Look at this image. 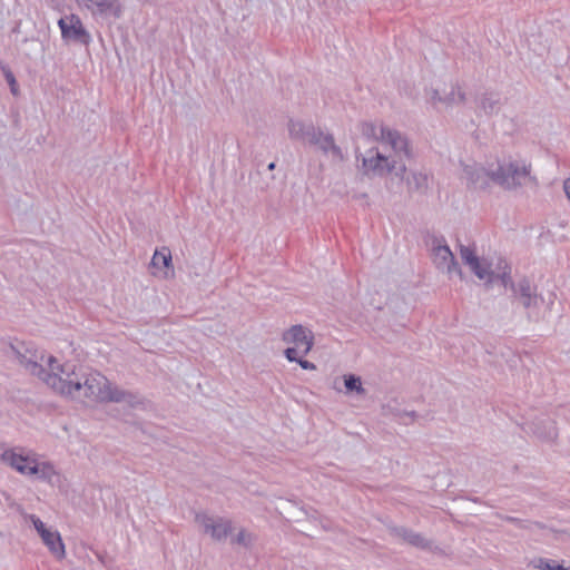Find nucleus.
Here are the masks:
<instances>
[{
	"label": "nucleus",
	"instance_id": "1",
	"mask_svg": "<svg viewBox=\"0 0 570 570\" xmlns=\"http://www.w3.org/2000/svg\"><path fill=\"white\" fill-rule=\"evenodd\" d=\"M10 350L30 375L38 377L62 397L86 405L118 403L124 407L137 409L144 404L139 395L112 384L97 371L83 370L71 363H60L53 355L26 343L10 345Z\"/></svg>",
	"mask_w": 570,
	"mask_h": 570
},
{
	"label": "nucleus",
	"instance_id": "2",
	"mask_svg": "<svg viewBox=\"0 0 570 570\" xmlns=\"http://www.w3.org/2000/svg\"><path fill=\"white\" fill-rule=\"evenodd\" d=\"M460 166L462 179L475 190L497 185L511 191L533 180L531 163L520 155H491L481 161L462 160Z\"/></svg>",
	"mask_w": 570,
	"mask_h": 570
},
{
	"label": "nucleus",
	"instance_id": "3",
	"mask_svg": "<svg viewBox=\"0 0 570 570\" xmlns=\"http://www.w3.org/2000/svg\"><path fill=\"white\" fill-rule=\"evenodd\" d=\"M411 156L407 138L394 142L368 144L355 149V167L358 175L367 179L402 177L406 170L405 159Z\"/></svg>",
	"mask_w": 570,
	"mask_h": 570
},
{
	"label": "nucleus",
	"instance_id": "4",
	"mask_svg": "<svg viewBox=\"0 0 570 570\" xmlns=\"http://www.w3.org/2000/svg\"><path fill=\"white\" fill-rule=\"evenodd\" d=\"M0 463L29 479L56 484L60 481V472L47 460H41L35 452L21 448L0 445Z\"/></svg>",
	"mask_w": 570,
	"mask_h": 570
},
{
	"label": "nucleus",
	"instance_id": "5",
	"mask_svg": "<svg viewBox=\"0 0 570 570\" xmlns=\"http://www.w3.org/2000/svg\"><path fill=\"white\" fill-rule=\"evenodd\" d=\"M460 257L463 264L484 284L509 286L511 268L501 256H480L475 249L461 246Z\"/></svg>",
	"mask_w": 570,
	"mask_h": 570
},
{
	"label": "nucleus",
	"instance_id": "6",
	"mask_svg": "<svg viewBox=\"0 0 570 570\" xmlns=\"http://www.w3.org/2000/svg\"><path fill=\"white\" fill-rule=\"evenodd\" d=\"M424 98L436 110H451L466 101L465 91L461 86L441 80H434L425 87Z\"/></svg>",
	"mask_w": 570,
	"mask_h": 570
},
{
	"label": "nucleus",
	"instance_id": "7",
	"mask_svg": "<svg viewBox=\"0 0 570 570\" xmlns=\"http://www.w3.org/2000/svg\"><path fill=\"white\" fill-rule=\"evenodd\" d=\"M198 531L214 542H224L234 530L230 519L210 514L206 511H198L194 518Z\"/></svg>",
	"mask_w": 570,
	"mask_h": 570
},
{
	"label": "nucleus",
	"instance_id": "8",
	"mask_svg": "<svg viewBox=\"0 0 570 570\" xmlns=\"http://www.w3.org/2000/svg\"><path fill=\"white\" fill-rule=\"evenodd\" d=\"M61 38L67 43L87 46L91 41V35L86 29L81 18L76 13H69L58 20Z\"/></svg>",
	"mask_w": 570,
	"mask_h": 570
},
{
	"label": "nucleus",
	"instance_id": "9",
	"mask_svg": "<svg viewBox=\"0 0 570 570\" xmlns=\"http://www.w3.org/2000/svg\"><path fill=\"white\" fill-rule=\"evenodd\" d=\"M509 285H511V288L513 289L514 297L525 308H538L542 304L548 311L552 309L556 302V295L553 293H549L547 296H539L535 294L532 284L527 279L519 281L517 285H513L510 282Z\"/></svg>",
	"mask_w": 570,
	"mask_h": 570
},
{
	"label": "nucleus",
	"instance_id": "10",
	"mask_svg": "<svg viewBox=\"0 0 570 570\" xmlns=\"http://www.w3.org/2000/svg\"><path fill=\"white\" fill-rule=\"evenodd\" d=\"M35 530L40 537L42 543L47 547L49 552L57 559L62 560L66 557V547L60 533L52 527H48L36 515H29Z\"/></svg>",
	"mask_w": 570,
	"mask_h": 570
},
{
	"label": "nucleus",
	"instance_id": "11",
	"mask_svg": "<svg viewBox=\"0 0 570 570\" xmlns=\"http://www.w3.org/2000/svg\"><path fill=\"white\" fill-rule=\"evenodd\" d=\"M357 128L362 137L370 140V144H392L394 140L407 138L399 130L376 121H361Z\"/></svg>",
	"mask_w": 570,
	"mask_h": 570
},
{
	"label": "nucleus",
	"instance_id": "12",
	"mask_svg": "<svg viewBox=\"0 0 570 570\" xmlns=\"http://www.w3.org/2000/svg\"><path fill=\"white\" fill-rule=\"evenodd\" d=\"M149 271L151 276L160 281H168L175 277L173 255L168 247L164 246L154 252L149 263Z\"/></svg>",
	"mask_w": 570,
	"mask_h": 570
},
{
	"label": "nucleus",
	"instance_id": "13",
	"mask_svg": "<svg viewBox=\"0 0 570 570\" xmlns=\"http://www.w3.org/2000/svg\"><path fill=\"white\" fill-rule=\"evenodd\" d=\"M432 259L435 267L446 273L450 277L453 275H458L460 278L463 277L459 264L456 263L454 255L448 245L436 243L433 246Z\"/></svg>",
	"mask_w": 570,
	"mask_h": 570
},
{
	"label": "nucleus",
	"instance_id": "14",
	"mask_svg": "<svg viewBox=\"0 0 570 570\" xmlns=\"http://www.w3.org/2000/svg\"><path fill=\"white\" fill-rule=\"evenodd\" d=\"M277 510L281 515L289 521L295 522L303 532L313 531L312 527L306 524V521L314 520L315 518L308 514L303 508L297 505L295 502L279 499L277 503Z\"/></svg>",
	"mask_w": 570,
	"mask_h": 570
},
{
	"label": "nucleus",
	"instance_id": "15",
	"mask_svg": "<svg viewBox=\"0 0 570 570\" xmlns=\"http://www.w3.org/2000/svg\"><path fill=\"white\" fill-rule=\"evenodd\" d=\"M283 341L288 345L302 350V354L306 355L314 345V335L309 328L302 325H294L283 334Z\"/></svg>",
	"mask_w": 570,
	"mask_h": 570
},
{
	"label": "nucleus",
	"instance_id": "16",
	"mask_svg": "<svg viewBox=\"0 0 570 570\" xmlns=\"http://www.w3.org/2000/svg\"><path fill=\"white\" fill-rule=\"evenodd\" d=\"M124 10L121 0H96L89 13L96 19L118 20L124 16Z\"/></svg>",
	"mask_w": 570,
	"mask_h": 570
},
{
	"label": "nucleus",
	"instance_id": "17",
	"mask_svg": "<svg viewBox=\"0 0 570 570\" xmlns=\"http://www.w3.org/2000/svg\"><path fill=\"white\" fill-rule=\"evenodd\" d=\"M332 389L345 395L364 396L366 394L361 376L351 373L334 377Z\"/></svg>",
	"mask_w": 570,
	"mask_h": 570
},
{
	"label": "nucleus",
	"instance_id": "18",
	"mask_svg": "<svg viewBox=\"0 0 570 570\" xmlns=\"http://www.w3.org/2000/svg\"><path fill=\"white\" fill-rule=\"evenodd\" d=\"M528 432L541 441H554L558 438L556 422L550 417H538L528 424Z\"/></svg>",
	"mask_w": 570,
	"mask_h": 570
},
{
	"label": "nucleus",
	"instance_id": "19",
	"mask_svg": "<svg viewBox=\"0 0 570 570\" xmlns=\"http://www.w3.org/2000/svg\"><path fill=\"white\" fill-rule=\"evenodd\" d=\"M307 142L316 145L324 153L332 156L342 157V149L335 144L334 137L328 132L314 129Z\"/></svg>",
	"mask_w": 570,
	"mask_h": 570
},
{
	"label": "nucleus",
	"instance_id": "20",
	"mask_svg": "<svg viewBox=\"0 0 570 570\" xmlns=\"http://www.w3.org/2000/svg\"><path fill=\"white\" fill-rule=\"evenodd\" d=\"M314 127L302 120L289 119L287 124L288 135L292 139L307 142L313 135Z\"/></svg>",
	"mask_w": 570,
	"mask_h": 570
},
{
	"label": "nucleus",
	"instance_id": "21",
	"mask_svg": "<svg viewBox=\"0 0 570 570\" xmlns=\"http://www.w3.org/2000/svg\"><path fill=\"white\" fill-rule=\"evenodd\" d=\"M230 543L245 549H252L256 542V534L244 527H238L233 530Z\"/></svg>",
	"mask_w": 570,
	"mask_h": 570
},
{
	"label": "nucleus",
	"instance_id": "22",
	"mask_svg": "<svg viewBox=\"0 0 570 570\" xmlns=\"http://www.w3.org/2000/svg\"><path fill=\"white\" fill-rule=\"evenodd\" d=\"M403 538L410 544H413V546L420 547V548H424L429 543L428 540L423 535H421L420 533L412 532V531L405 530L403 533Z\"/></svg>",
	"mask_w": 570,
	"mask_h": 570
},
{
	"label": "nucleus",
	"instance_id": "23",
	"mask_svg": "<svg viewBox=\"0 0 570 570\" xmlns=\"http://www.w3.org/2000/svg\"><path fill=\"white\" fill-rule=\"evenodd\" d=\"M531 566L537 570H558L560 564L549 559L537 558L531 561Z\"/></svg>",
	"mask_w": 570,
	"mask_h": 570
},
{
	"label": "nucleus",
	"instance_id": "24",
	"mask_svg": "<svg viewBox=\"0 0 570 570\" xmlns=\"http://www.w3.org/2000/svg\"><path fill=\"white\" fill-rule=\"evenodd\" d=\"M481 108L484 110L485 114H494L499 111L500 105L497 99L487 97L482 99Z\"/></svg>",
	"mask_w": 570,
	"mask_h": 570
},
{
	"label": "nucleus",
	"instance_id": "25",
	"mask_svg": "<svg viewBox=\"0 0 570 570\" xmlns=\"http://www.w3.org/2000/svg\"><path fill=\"white\" fill-rule=\"evenodd\" d=\"M298 353H302V350L297 348V347H294V346H289L285 350L284 354H285V357L289 361V362H297L298 361Z\"/></svg>",
	"mask_w": 570,
	"mask_h": 570
},
{
	"label": "nucleus",
	"instance_id": "26",
	"mask_svg": "<svg viewBox=\"0 0 570 570\" xmlns=\"http://www.w3.org/2000/svg\"><path fill=\"white\" fill-rule=\"evenodd\" d=\"M75 3L81 8V9H85L89 12V10L92 8V6L95 4L96 0H73Z\"/></svg>",
	"mask_w": 570,
	"mask_h": 570
},
{
	"label": "nucleus",
	"instance_id": "27",
	"mask_svg": "<svg viewBox=\"0 0 570 570\" xmlns=\"http://www.w3.org/2000/svg\"><path fill=\"white\" fill-rule=\"evenodd\" d=\"M75 3L81 8V9H85L89 12V10L92 8V6L95 4L96 0H73Z\"/></svg>",
	"mask_w": 570,
	"mask_h": 570
},
{
	"label": "nucleus",
	"instance_id": "28",
	"mask_svg": "<svg viewBox=\"0 0 570 570\" xmlns=\"http://www.w3.org/2000/svg\"><path fill=\"white\" fill-rule=\"evenodd\" d=\"M296 363H298L303 370H307V371L316 370V365L307 360H303V358L298 357V361Z\"/></svg>",
	"mask_w": 570,
	"mask_h": 570
},
{
	"label": "nucleus",
	"instance_id": "29",
	"mask_svg": "<svg viewBox=\"0 0 570 570\" xmlns=\"http://www.w3.org/2000/svg\"><path fill=\"white\" fill-rule=\"evenodd\" d=\"M6 78H7L8 82L11 85L12 92L14 94L16 92V89H14L16 79H14L12 72H10V71L6 72Z\"/></svg>",
	"mask_w": 570,
	"mask_h": 570
},
{
	"label": "nucleus",
	"instance_id": "30",
	"mask_svg": "<svg viewBox=\"0 0 570 570\" xmlns=\"http://www.w3.org/2000/svg\"><path fill=\"white\" fill-rule=\"evenodd\" d=\"M563 190L568 197V199L570 200V177L567 178L564 181H563Z\"/></svg>",
	"mask_w": 570,
	"mask_h": 570
},
{
	"label": "nucleus",
	"instance_id": "31",
	"mask_svg": "<svg viewBox=\"0 0 570 570\" xmlns=\"http://www.w3.org/2000/svg\"><path fill=\"white\" fill-rule=\"evenodd\" d=\"M558 570H570V566L568 568H564L560 564Z\"/></svg>",
	"mask_w": 570,
	"mask_h": 570
},
{
	"label": "nucleus",
	"instance_id": "32",
	"mask_svg": "<svg viewBox=\"0 0 570 570\" xmlns=\"http://www.w3.org/2000/svg\"><path fill=\"white\" fill-rule=\"evenodd\" d=\"M274 167H275V164H274V163H271V164L268 165V169H274Z\"/></svg>",
	"mask_w": 570,
	"mask_h": 570
},
{
	"label": "nucleus",
	"instance_id": "33",
	"mask_svg": "<svg viewBox=\"0 0 570 570\" xmlns=\"http://www.w3.org/2000/svg\"><path fill=\"white\" fill-rule=\"evenodd\" d=\"M419 176H420L423 180H425V179H426V178H425V176H423V175H421V174H420Z\"/></svg>",
	"mask_w": 570,
	"mask_h": 570
}]
</instances>
